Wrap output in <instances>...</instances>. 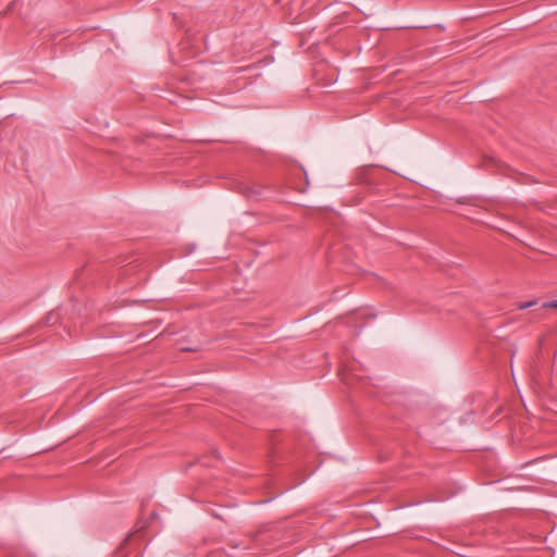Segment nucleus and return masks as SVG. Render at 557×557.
I'll return each instance as SVG.
<instances>
[{
  "mask_svg": "<svg viewBox=\"0 0 557 557\" xmlns=\"http://www.w3.org/2000/svg\"><path fill=\"white\" fill-rule=\"evenodd\" d=\"M233 189L242 194L247 199L260 200L263 187L260 185H248L245 182H234Z\"/></svg>",
  "mask_w": 557,
  "mask_h": 557,
  "instance_id": "obj_1",
  "label": "nucleus"
},
{
  "mask_svg": "<svg viewBox=\"0 0 557 557\" xmlns=\"http://www.w3.org/2000/svg\"><path fill=\"white\" fill-rule=\"evenodd\" d=\"M372 170V166L371 165H367V166H362V168H359L355 174V177H354V181L357 183V184H360V185H366L368 186L369 188H372V186L374 185L373 182L371 181L370 176H369V173L370 171Z\"/></svg>",
  "mask_w": 557,
  "mask_h": 557,
  "instance_id": "obj_2",
  "label": "nucleus"
},
{
  "mask_svg": "<svg viewBox=\"0 0 557 557\" xmlns=\"http://www.w3.org/2000/svg\"><path fill=\"white\" fill-rule=\"evenodd\" d=\"M310 38L311 37H300L299 47H305L306 44H309L307 52L314 59L320 58L322 55L320 52V42H309Z\"/></svg>",
  "mask_w": 557,
  "mask_h": 557,
  "instance_id": "obj_3",
  "label": "nucleus"
},
{
  "mask_svg": "<svg viewBox=\"0 0 557 557\" xmlns=\"http://www.w3.org/2000/svg\"><path fill=\"white\" fill-rule=\"evenodd\" d=\"M405 28L411 29H425L432 33H444L446 32V27L443 24H434V25H414V26H406Z\"/></svg>",
  "mask_w": 557,
  "mask_h": 557,
  "instance_id": "obj_4",
  "label": "nucleus"
},
{
  "mask_svg": "<svg viewBox=\"0 0 557 557\" xmlns=\"http://www.w3.org/2000/svg\"><path fill=\"white\" fill-rule=\"evenodd\" d=\"M131 535L126 536L122 543L117 546V548L114 550L113 556L114 557H127V545L129 541Z\"/></svg>",
  "mask_w": 557,
  "mask_h": 557,
  "instance_id": "obj_5",
  "label": "nucleus"
},
{
  "mask_svg": "<svg viewBox=\"0 0 557 557\" xmlns=\"http://www.w3.org/2000/svg\"><path fill=\"white\" fill-rule=\"evenodd\" d=\"M59 313L55 311H50L45 318V324L53 325L59 321Z\"/></svg>",
  "mask_w": 557,
  "mask_h": 557,
  "instance_id": "obj_6",
  "label": "nucleus"
},
{
  "mask_svg": "<svg viewBox=\"0 0 557 557\" xmlns=\"http://www.w3.org/2000/svg\"><path fill=\"white\" fill-rule=\"evenodd\" d=\"M537 304V300H530V301H525V302H519L517 308L519 310H525L528 308H531L533 306H535Z\"/></svg>",
  "mask_w": 557,
  "mask_h": 557,
  "instance_id": "obj_7",
  "label": "nucleus"
},
{
  "mask_svg": "<svg viewBox=\"0 0 557 557\" xmlns=\"http://www.w3.org/2000/svg\"><path fill=\"white\" fill-rule=\"evenodd\" d=\"M541 308L542 309H557V299L543 304Z\"/></svg>",
  "mask_w": 557,
  "mask_h": 557,
  "instance_id": "obj_8",
  "label": "nucleus"
},
{
  "mask_svg": "<svg viewBox=\"0 0 557 557\" xmlns=\"http://www.w3.org/2000/svg\"><path fill=\"white\" fill-rule=\"evenodd\" d=\"M483 162H484V164H486L487 162H488V163H495L496 161H495V159H494V158L485 157V158L483 159Z\"/></svg>",
  "mask_w": 557,
  "mask_h": 557,
  "instance_id": "obj_9",
  "label": "nucleus"
},
{
  "mask_svg": "<svg viewBox=\"0 0 557 557\" xmlns=\"http://www.w3.org/2000/svg\"><path fill=\"white\" fill-rule=\"evenodd\" d=\"M211 516L216 519H223L222 516L219 512H215L214 510L210 511Z\"/></svg>",
  "mask_w": 557,
  "mask_h": 557,
  "instance_id": "obj_10",
  "label": "nucleus"
},
{
  "mask_svg": "<svg viewBox=\"0 0 557 557\" xmlns=\"http://www.w3.org/2000/svg\"><path fill=\"white\" fill-rule=\"evenodd\" d=\"M456 201H457L458 203L463 205V203H467L468 199H467L466 197H462V198H458Z\"/></svg>",
  "mask_w": 557,
  "mask_h": 557,
  "instance_id": "obj_11",
  "label": "nucleus"
},
{
  "mask_svg": "<svg viewBox=\"0 0 557 557\" xmlns=\"http://www.w3.org/2000/svg\"><path fill=\"white\" fill-rule=\"evenodd\" d=\"M156 518H158V512L152 511V512L150 513V519H156Z\"/></svg>",
  "mask_w": 557,
  "mask_h": 557,
  "instance_id": "obj_12",
  "label": "nucleus"
},
{
  "mask_svg": "<svg viewBox=\"0 0 557 557\" xmlns=\"http://www.w3.org/2000/svg\"><path fill=\"white\" fill-rule=\"evenodd\" d=\"M182 350L183 351H196V349H193V348H183Z\"/></svg>",
  "mask_w": 557,
  "mask_h": 557,
  "instance_id": "obj_13",
  "label": "nucleus"
},
{
  "mask_svg": "<svg viewBox=\"0 0 557 557\" xmlns=\"http://www.w3.org/2000/svg\"><path fill=\"white\" fill-rule=\"evenodd\" d=\"M323 45H324V46L329 45V40H327V38L324 40Z\"/></svg>",
  "mask_w": 557,
  "mask_h": 557,
  "instance_id": "obj_14",
  "label": "nucleus"
},
{
  "mask_svg": "<svg viewBox=\"0 0 557 557\" xmlns=\"http://www.w3.org/2000/svg\"><path fill=\"white\" fill-rule=\"evenodd\" d=\"M135 557H139V555H136Z\"/></svg>",
  "mask_w": 557,
  "mask_h": 557,
  "instance_id": "obj_15",
  "label": "nucleus"
}]
</instances>
